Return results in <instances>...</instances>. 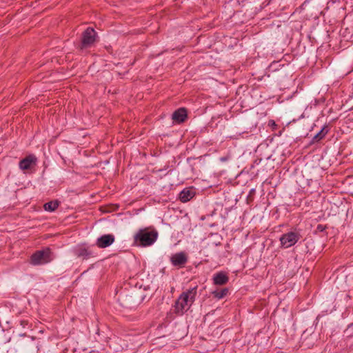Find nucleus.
Returning a JSON list of instances; mask_svg holds the SVG:
<instances>
[{
    "label": "nucleus",
    "instance_id": "f257e3e1",
    "mask_svg": "<svg viewBox=\"0 0 353 353\" xmlns=\"http://www.w3.org/2000/svg\"><path fill=\"white\" fill-rule=\"evenodd\" d=\"M197 293V287H194L187 292H183L175 303V312L177 314H182L187 311L192 303L194 301Z\"/></svg>",
    "mask_w": 353,
    "mask_h": 353
},
{
    "label": "nucleus",
    "instance_id": "f03ea898",
    "mask_svg": "<svg viewBox=\"0 0 353 353\" xmlns=\"http://www.w3.org/2000/svg\"><path fill=\"white\" fill-rule=\"evenodd\" d=\"M157 236L158 233L155 230L148 232L146 230H140L134 236V241L142 246H148L156 241Z\"/></svg>",
    "mask_w": 353,
    "mask_h": 353
},
{
    "label": "nucleus",
    "instance_id": "7ed1b4c3",
    "mask_svg": "<svg viewBox=\"0 0 353 353\" xmlns=\"http://www.w3.org/2000/svg\"><path fill=\"white\" fill-rule=\"evenodd\" d=\"M51 254L52 252L49 248L36 251L31 255L30 263L33 265L48 263L52 260Z\"/></svg>",
    "mask_w": 353,
    "mask_h": 353
},
{
    "label": "nucleus",
    "instance_id": "20e7f679",
    "mask_svg": "<svg viewBox=\"0 0 353 353\" xmlns=\"http://www.w3.org/2000/svg\"><path fill=\"white\" fill-rule=\"evenodd\" d=\"M97 33L94 28L88 27L82 33L80 50L90 47L96 41Z\"/></svg>",
    "mask_w": 353,
    "mask_h": 353
},
{
    "label": "nucleus",
    "instance_id": "39448f33",
    "mask_svg": "<svg viewBox=\"0 0 353 353\" xmlns=\"http://www.w3.org/2000/svg\"><path fill=\"white\" fill-rule=\"evenodd\" d=\"M300 238L301 234L299 232H289L281 235L279 240L281 246L288 248L295 245Z\"/></svg>",
    "mask_w": 353,
    "mask_h": 353
},
{
    "label": "nucleus",
    "instance_id": "423d86ee",
    "mask_svg": "<svg viewBox=\"0 0 353 353\" xmlns=\"http://www.w3.org/2000/svg\"><path fill=\"white\" fill-rule=\"evenodd\" d=\"M170 261L174 266L183 268L188 261V257L185 252H180L173 254L170 258Z\"/></svg>",
    "mask_w": 353,
    "mask_h": 353
},
{
    "label": "nucleus",
    "instance_id": "0eeeda50",
    "mask_svg": "<svg viewBox=\"0 0 353 353\" xmlns=\"http://www.w3.org/2000/svg\"><path fill=\"white\" fill-rule=\"evenodd\" d=\"M188 117L187 110L185 108H180L175 110L172 115V119L174 123H182L185 122Z\"/></svg>",
    "mask_w": 353,
    "mask_h": 353
},
{
    "label": "nucleus",
    "instance_id": "6e6552de",
    "mask_svg": "<svg viewBox=\"0 0 353 353\" xmlns=\"http://www.w3.org/2000/svg\"><path fill=\"white\" fill-rule=\"evenodd\" d=\"M114 239V236L112 234H104L98 238L96 244L100 248H105L112 245Z\"/></svg>",
    "mask_w": 353,
    "mask_h": 353
},
{
    "label": "nucleus",
    "instance_id": "1a4fd4ad",
    "mask_svg": "<svg viewBox=\"0 0 353 353\" xmlns=\"http://www.w3.org/2000/svg\"><path fill=\"white\" fill-rule=\"evenodd\" d=\"M37 157L34 154H30L19 161V166L23 170H28L32 165H35Z\"/></svg>",
    "mask_w": 353,
    "mask_h": 353
},
{
    "label": "nucleus",
    "instance_id": "9d476101",
    "mask_svg": "<svg viewBox=\"0 0 353 353\" xmlns=\"http://www.w3.org/2000/svg\"><path fill=\"white\" fill-rule=\"evenodd\" d=\"M229 281V277L226 272L221 271L214 274L213 283L216 285H223Z\"/></svg>",
    "mask_w": 353,
    "mask_h": 353
},
{
    "label": "nucleus",
    "instance_id": "9b49d317",
    "mask_svg": "<svg viewBox=\"0 0 353 353\" xmlns=\"http://www.w3.org/2000/svg\"><path fill=\"white\" fill-rule=\"evenodd\" d=\"M194 196L192 190L184 189L179 194L180 201L185 203L190 201Z\"/></svg>",
    "mask_w": 353,
    "mask_h": 353
},
{
    "label": "nucleus",
    "instance_id": "f8f14e48",
    "mask_svg": "<svg viewBox=\"0 0 353 353\" xmlns=\"http://www.w3.org/2000/svg\"><path fill=\"white\" fill-rule=\"evenodd\" d=\"M228 294L229 289L228 288L217 289L212 292L213 297L219 300L225 298Z\"/></svg>",
    "mask_w": 353,
    "mask_h": 353
},
{
    "label": "nucleus",
    "instance_id": "ddd939ff",
    "mask_svg": "<svg viewBox=\"0 0 353 353\" xmlns=\"http://www.w3.org/2000/svg\"><path fill=\"white\" fill-rule=\"evenodd\" d=\"M328 129L327 126H324L319 133H317L312 139V143L318 142L323 139L325 135L328 133Z\"/></svg>",
    "mask_w": 353,
    "mask_h": 353
},
{
    "label": "nucleus",
    "instance_id": "4468645a",
    "mask_svg": "<svg viewBox=\"0 0 353 353\" xmlns=\"http://www.w3.org/2000/svg\"><path fill=\"white\" fill-rule=\"evenodd\" d=\"M59 205V201H58L57 200L51 201L48 203H46L43 205V208L46 211L53 212L58 208Z\"/></svg>",
    "mask_w": 353,
    "mask_h": 353
},
{
    "label": "nucleus",
    "instance_id": "2eb2a0df",
    "mask_svg": "<svg viewBox=\"0 0 353 353\" xmlns=\"http://www.w3.org/2000/svg\"><path fill=\"white\" fill-rule=\"evenodd\" d=\"M327 227L325 225L319 224L316 227L315 232L317 233V232H323L324 230H325L327 229Z\"/></svg>",
    "mask_w": 353,
    "mask_h": 353
},
{
    "label": "nucleus",
    "instance_id": "dca6fc26",
    "mask_svg": "<svg viewBox=\"0 0 353 353\" xmlns=\"http://www.w3.org/2000/svg\"><path fill=\"white\" fill-rule=\"evenodd\" d=\"M89 253L86 249H83L80 251L79 256H88Z\"/></svg>",
    "mask_w": 353,
    "mask_h": 353
},
{
    "label": "nucleus",
    "instance_id": "f3484780",
    "mask_svg": "<svg viewBox=\"0 0 353 353\" xmlns=\"http://www.w3.org/2000/svg\"><path fill=\"white\" fill-rule=\"evenodd\" d=\"M269 124H270V125L271 124V125H276V124H275L274 121H273V120H270V121H269Z\"/></svg>",
    "mask_w": 353,
    "mask_h": 353
}]
</instances>
